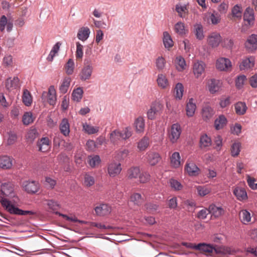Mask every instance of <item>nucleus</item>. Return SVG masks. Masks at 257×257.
Instances as JSON below:
<instances>
[{
  "label": "nucleus",
  "instance_id": "nucleus-1",
  "mask_svg": "<svg viewBox=\"0 0 257 257\" xmlns=\"http://www.w3.org/2000/svg\"><path fill=\"white\" fill-rule=\"evenodd\" d=\"M14 184L11 182H5L1 186V195L0 202L3 207L10 214L18 215H35L36 212L33 211L23 210L16 207L12 204L11 202L4 196L13 197L14 191Z\"/></svg>",
  "mask_w": 257,
  "mask_h": 257
},
{
  "label": "nucleus",
  "instance_id": "nucleus-2",
  "mask_svg": "<svg viewBox=\"0 0 257 257\" xmlns=\"http://www.w3.org/2000/svg\"><path fill=\"white\" fill-rule=\"evenodd\" d=\"M187 246L199 250L206 255H212L214 252L216 253H228L230 254H232L233 252V250L228 247H215L204 243L198 244L189 243Z\"/></svg>",
  "mask_w": 257,
  "mask_h": 257
},
{
  "label": "nucleus",
  "instance_id": "nucleus-3",
  "mask_svg": "<svg viewBox=\"0 0 257 257\" xmlns=\"http://www.w3.org/2000/svg\"><path fill=\"white\" fill-rule=\"evenodd\" d=\"M132 135L131 128L125 127L122 131L115 130L109 134V140L111 143L117 144L118 142L123 140H126Z\"/></svg>",
  "mask_w": 257,
  "mask_h": 257
},
{
  "label": "nucleus",
  "instance_id": "nucleus-4",
  "mask_svg": "<svg viewBox=\"0 0 257 257\" xmlns=\"http://www.w3.org/2000/svg\"><path fill=\"white\" fill-rule=\"evenodd\" d=\"M93 66L90 61L85 60L84 65L79 73V77L82 81H86L90 79L92 72Z\"/></svg>",
  "mask_w": 257,
  "mask_h": 257
},
{
  "label": "nucleus",
  "instance_id": "nucleus-5",
  "mask_svg": "<svg viewBox=\"0 0 257 257\" xmlns=\"http://www.w3.org/2000/svg\"><path fill=\"white\" fill-rule=\"evenodd\" d=\"M222 85L220 80L211 78L206 80V88L211 94H214L220 90Z\"/></svg>",
  "mask_w": 257,
  "mask_h": 257
},
{
  "label": "nucleus",
  "instance_id": "nucleus-6",
  "mask_svg": "<svg viewBox=\"0 0 257 257\" xmlns=\"http://www.w3.org/2000/svg\"><path fill=\"white\" fill-rule=\"evenodd\" d=\"M42 99L44 101H47L50 105H54L57 100L56 92L54 86L49 88L48 92H43Z\"/></svg>",
  "mask_w": 257,
  "mask_h": 257
},
{
  "label": "nucleus",
  "instance_id": "nucleus-7",
  "mask_svg": "<svg viewBox=\"0 0 257 257\" xmlns=\"http://www.w3.org/2000/svg\"><path fill=\"white\" fill-rule=\"evenodd\" d=\"M181 133V128L180 124L174 123L172 125L170 129L168 131V138L172 143L177 142L180 138Z\"/></svg>",
  "mask_w": 257,
  "mask_h": 257
},
{
  "label": "nucleus",
  "instance_id": "nucleus-8",
  "mask_svg": "<svg viewBox=\"0 0 257 257\" xmlns=\"http://www.w3.org/2000/svg\"><path fill=\"white\" fill-rule=\"evenodd\" d=\"M163 106L159 102L153 103L150 108L147 112V117L149 119H154L157 115L160 114L163 109Z\"/></svg>",
  "mask_w": 257,
  "mask_h": 257
},
{
  "label": "nucleus",
  "instance_id": "nucleus-9",
  "mask_svg": "<svg viewBox=\"0 0 257 257\" xmlns=\"http://www.w3.org/2000/svg\"><path fill=\"white\" fill-rule=\"evenodd\" d=\"M244 47L250 53L254 52L257 50V34H251L247 38Z\"/></svg>",
  "mask_w": 257,
  "mask_h": 257
},
{
  "label": "nucleus",
  "instance_id": "nucleus-10",
  "mask_svg": "<svg viewBox=\"0 0 257 257\" xmlns=\"http://www.w3.org/2000/svg\"><path fill=\"white\" fill-rule=\"evenodd\" d=\"M222 41V38L217 32H212L209 34L207 38V42L211 48L217 47Z\"/></svg>",
  "mask_w": 257,
  "mask_h": 257
},
{
  "label": "nucleus",
  "instance_id": "nucleus-11",
  "mask_svg": "<svg viewBox=\"0 0 257 257\" xmlns=\"http://www.w3.org/2000/svg\"><path fill=\"white\" fill-rule=\"evenodd\" d=\"M122 170L121 164L115 162H111L107 165V173L110 177H115L118 175Z\"/></svg>",
  "mask_w": 257,
  "mask_h": 257
},
{
  "label": "nucleus",
  "instance_id": "nucleus-12",
  "mask_svg": "<svg viewBox=\"0 0 257 257\" xmlns=\"http://www.w3.org/2000/svg\"><path fill=\"white\" fill-rule=\"evenodd\" d=\"M231 63L227 58L221 57L216 60V67L220 71H229L231 69Z\"/></svg>",
  "mask_w": 257,
  "mask_h": 257
},
{
  "label": "nucleus",
  "instance_id": "nucleus-13",
  "mask_svg": "<svg viewBox=\"0 0 257 257\" xmlns=\"http://www.w3.org/2000/svg\"><path fill=\"white\" fill-rule=\"evenodd\" d=\"M23 186L25 190L28 193H35L39 188V185L38 182L33 181H24L23 183Z\"/></svg>",
  "mask_w": 257,
  "mask_h": 257
},
{
  "label": "nucleus",
  "instance_id": "nucleus-14",
  "mask_svg": "<svg viewBox=\"0 0 257 257\" xmlns=\"http://www.w3.org/2000/svg\"><path fill=\"white\" fill-rule=\"evenodd\" d=\"M205 67V64L202 61H197L194 63L193 71L196 78H198L204 73Z\"/></svg>",
  "mask_w": 257,
  "mask_h": 257
},
{
  "label": "nucleus",
  "instance_id": "nucleus-15",
  "mask_svg": "<svg viewBox=\"0 0 257 257\" xmlns=\"http://www.w3.org/2000/svg\"><path fill=\"white\" fill-rule=\"evenodd\" d=\"M185 170L190 176H195L200 173V169L192 161H187L185 165Z\"/></svg>",
  "mask_w": 257,
  "mask_h": 257
},
{
  "label": "nucleus",
  "instance_id": "nucleus-16",
  "mask_svg": "<svg viewBox=\"0 0 257 257\" xmlns=\"http://www.w3.org/2000/svg\"><path fill=\"white\" fill-rule=\"evenodd\" d=\"M214 111L213 109L209 105H205L203 106L201 110V115L202 119L207 121L209 120L213 116Z\"/></svg>",
  "mask_w": 257,
  "mask_h": 257
},
{
  "label": "nucleus",
  "instance_id": "nucleus-17",
  "mask_svg": "<svg viewBox=\"0 0 257 257\" xmlns=\"http://www.w3.org/2000/svg\"><path fill=\"white\" fill-rule=\"evenodd\" d=\"M94 210L97 215L105 216L111 212V208L108 204H101L95 207Z\"/></svg>",
  "mask_w": 257,
  "mask_h": 257
},
{
  "label": "nucleus",
  "instance_id": "nucleus-18",
  "mask_svg": "<svg viewBox=\"0 0 257 257\" xmlns=\"http://www.w3.org/2000/svg\"><path fill=\"white\" fill-rule=\"evenodd\" d=\"M13 159L10 156L4 155L0 156V168L6 170L10 169L13 166Z\"/></svg>",
  "mask_w": 257,
  "mask_h": 257
},
{
  "label": "nucleus",
  "instance_id": "nucleus-19",
  "mask_svg": "<svg viewBox=\"0 0 257 257\" xmlns=\"http://www.w3.org/2000/svg\"><path fill=\"white\" fill-rule=\"evenodd\" d=\"M192 32L197 40L201 41L204 39L205 35L203 27L200 23L195 24L193 25Z\"/></svg>",
  "mask_w": 257,
  "mask_h": 257
},
{
  "label": "nucleus",
  "instance_id": "nucleus-20",
  "mask_svg": "<svg viewBox=\"0 0 257 257\" xmlns=\"http://www.w3.org/2000/svg\"><path fill=\"white\" fill-rule=\"evenodd\" d=\"M175 32L180 36H185L189 32V30L186 28L185 25L182 22H178L175 24L174 27Z\"/></svg>",
  "mask_w": 257,
  "mask_h": 257
},
{
  "label": "nucleus",
  "instance_id": "nucleus-21",
  "mask_svg": "<svg viewBox=\"0 0 257 257\" xmlns=\"http://www.w3.org/2000/svg\"><path fill=\"white\" fill-rule=\"evenodd\" d=\"M227 123L226 117L223 114L219 115L214 120V126L216 130L223 129Z\"/></svg>",
  "mask_w": 257,
  "mask_h": 257
},
{
  "label": "nucleus",
  "instance_id": "nucleus-22",
  "mask_svg": "<svg viewBox=\"0 0 257 257\" xmlns=\"http://www.w3.org/2000/svg\"><path fill=\"white\" fill-rule=\"evenodd\" d=\"M51 145V141L48 137L41 139L37 143L40 151L45 152L49 150Z\"/></svg>",
  "mask_w": 257,
  "mask_h": 257
},
{
  "label": "nucleus",
  "instance_id": "nucleus-23",
  "mask_svg": "<svg viewBox=\"0 0 257 257\" xmlns=\"http://www.w3.org/2000/svg\"><path fill=\"white\" fill-rule=\"evenodd\" d=\"M90 34V30L88 27H82L78 30L77 37L79 40L84 42L89 38Z\"/></svg>",
  "mask_w": 257,
  "mask_h": 257
},
{
  "label": "nucleus",
  "instance_id": "nucleus-24",
  "mask_svg": "<svg viewBox=\"0 0 257 257\" xmlns=\"http://www.w3.org/2000/svg\"><path fill=\"white\" fill-rule=\"evenodd\" d=\"M254 65V58L252 57H246L243 59L239 65L240 70H245L251 68Z\"/></svg>",
  "mask_w": 257,
  "mask_h": 257
},
{
  "label": "nucleus",
  "instance_id": "nucleus-25",
  "mask_svg": "<svg viewBox=\"0 0 257 257\" xmlns=\"http://www.w3.org/2000/svg\"><path fill=\"white\" fill-rule=\"evenodd\" d=\"M147 160L151 166H155L161 160V156L156 152H149L147 153Z\"/></svg>",
  "mask_w": 257,
  "mask_h": 257
},
{
  "label": "nucleus",
  "instance_id": "nucleus-26",
  "mask_svg": "<svg viewBox=\"0 0 257 257\" xmlns=\"http://www.w3.org/2000/svg\"><path fill=\"white\" fill-rule=\"evenodd\" d=\"M243 20L247 22L249 25L253 24L254 21V12L252 9L250 7L247 8L243 14Z\"/></svg>",
  "mask_w": 257,
  "mask_h": 257
},
{
  "label": "nucleus",
  "instance_id": "nucleus-27",
  "mask_svg": "<svg viewBox=\"0 0 257 257\" xmlns=\"http://www.w3.org/2000/svg\"><path fill=\"white\" fill-rule=\"evenodd\" d=\"M209 212L214 217H219L224 214V210L221 206H218L214 204H212L209 206Z\"/></svg>",
  "mask_w": 257,
  "mask_h": 257
},
{
  "label": "nucleus",
  "instance_id": "nucleus-28",
  "mask_svg": "<svg viewBox=\"0 0 257 257\" xmlns=\"http://www.w3.org/2000/svg\"><path fill=\"white\" fill-rule=\"evenodd\" d=\"M196 105L193 98H191L187 102L186 110V114L188 117H192L195 113Z\"/></svg>",
  "mask_w": 257,
  "mask_h": 257
},
{
  "label": "nucleus",
  "instance_id": "nucleus-29",
  "mask_svg": "<svg viewBox=\"0 0 257 257\" xmlns=\"http://www.w3.org/2000/svg\"><path fill=\"white\" fill-rule=\"evenodd\" d=\"M233 194L239 201H243L247 199L246 192L245 189L243 188L236 187L233 190Z\"/></svg>",
  "mask_w": 257,
  "mask_h": 257
},
{
  "label": "nucleus",
  "instance_id": "nucleus-30",
  "mask_svg": "<svg viewBox=\"0 0 257 257\" xmlns=\"http://www.w3.org/2000/svg\"><path fill=\"white\" fill-rule=\"evenodd\" d=\"M59 130L61 133L64 136L67 137L69 136L70 133V124L67 118H63L61 120L59 124Z\"/></svg>",
  "mask_w": 257,
  "mask_h": 257
},
{
  "label": "nucleus",
  "instance_id": "nucleus-31",
  "mask_svg": "<svg viewBox=\"0 0 257 257\" xmlns=\"http://www.w3.org/2000/svg\"><path fill=\"white\" fill-rule=\"evenodd\" d=\"M36 115L31 111L25 112L22 116V122L24 125H28L34 121Z\"/></svg>",
  "mask_w": 257,
  "mask_h": 257
},
{
  "label": "nucleus",
  "instance_id": "nucleus-32",
  "mask_svg": "<svg viewBox=\"0 0 257 257\" xmlns=\"http://www.w3.org/2000/svg\"><path fill=\"white\" fill-rule=\"evenodd\" d=\"M136 131L138 133H143L145 129V119L143 117L139 116L137 118L134 122Z\"/></svg>",
  "mask_w": 257,
  "mask_h": 257
},
{
  "label": "nucleus",
  "instance_id": "nucleus-33",
  "mask_svg": "<svg viewBox=\"0 0 257 257\" xmlns=\"http://www.w3.org/2000/svg\"><path fill=\"white\" fill-rule=\"evenodd\" d=\"M140 169L138 167H133L127 171L126 177L130 180H134L138 178L140 174Z\"/></svg>",
  "mask_w": 257,
  "mask_h": 257
},
{
  "label": "nucleus",
  "instance_id": "nucleus-34",
  "mask_svg": "<svg viewBox=\"0 0 257 257\" xmlns=\"http://www.w3.org/2000/svg\"><path fill=\"white\" fill-rule=\"evenodd\" d=\"M157 81L158 86L163 89H166L169 86V83L166 76L163 74H158Z\"/></svg>",
  "mask_w": 257,
  "mask_h": 257
},
{
  "label": "nucleus",
  "instance_id": "nucleus-35",
  "mask_svg": "<svg viewBox=\"0 0 257 257\" xmlns=\"http://www.w3.org/2000/svg\"><path fill=\"white\" fill-rule=\"evenodd\" d=\"M149 144V138L145 136L138 143L137 148L140 152L145 151L148 148Z\"/></svg>",
  "mask_w": 257,
  "mask_h": 257
},
{
  "label": "nucleus",
  "instance_id": "nucleus-36",
  "mask_svg": "<svg viewBox=\"0 0 257 257\" xmlns=\"http://www.w3.org/2000/svg\"><path fill=\"white\" fill-rule=\"evenodd\" d=\"M234 107L236 113L239 115H243L247 109L245 103L241 101L237 102Z\"/></svg>",
  "mask_w": 257,
  "mask_h": 257
},
{
  "label": "nucleus",
  "instance_id": "nucleus-37",
  "mask_svg": "<svg viewBox=\"0 0 257 257\" xmlns=\"http://www.w3.org/2000/svg\"><path fill=\"white\" fill-rule=\"evenodd\" d=\"M211 140L207 135H202L200 139V147L202 149H206L211 145Z\"/></svg>",
  "mask_w": 257,
  "mask_h": 257
},
{
  "label": "nucleus",
  "instance_id": "nucleus-38",
  "mask_svg": "<svg viewBox=\"0 0 257 257\" xmlns=\"http://www.w3.org/2000/svg\"><path fill=\"white\" fill-rule=\"evenodd\" d=\"M242 9L241 6L235 5L231 10V15L234 19L240 20L242 17Z\"/></svg>",
  "mask_w": 257,
  "mask_h": 257
},
{
  "label": "nucleus",
  "instance_id": "nucleus-39",
  "mask_svg": "<svg viewBox=\"0 0 257 257\" xmlns=\"http://www.w3.org/2000/svg\"><path fill=\"white\" fill-rule=\"evenodd\" d=\"M71 80V78L69 77L64 78L59 87V90L61 93L64 94L67 92L70 86Z\"/></svg>",
  "mask_w": 257,
  "mask_h": 257
},
{
  "label": "nucleus",
  "instance_id": "nucleus-40",
  "mask_svg": "<svg viewBox=\"0 0 257 257\" xmlns=\"http://www.w3.org/2000/svg\"><path fill=\"white\" fill-rule=\"evenodd\" d=\"M19 85V79L18 77H14L13 79L10 78L7 80L6 82V87L9 90L16 88Z\"/></svg>",
  "mask_w": 257,
  "mask_h": 257
},
{
  "label": "nucleus",
  "instance_id": "nucleus-41",
  "mask_svg": "<svg viewBox=\"0 0 257 257\" xmlns=\"http://www.w3.org/2000/svg\"><path fill=\"white\" fill-rule=\"evenodd\" d=\"M163 44L166 48L169 49L174 45V42L170 35L167 32L163 33Z\"/></svg>",
  "mask_w": 257,
  "mask_h": 257
},
{
  "label": "nucleus",
  "instance_id": "nucleus-42",
  "mask_svg": "<svg viewBox=\"0 0 257 257\" xmlns=\"http://www.w3.org/2000/svg\"><path fill=\"white\" fill-rule=\"evenodd\" d=\"M171 165L174 168H178L181 165L180 156L178 152H174L170 157Z\"/></svg>",
  "mask_w": 257,
  "mask_h": 257
},
{
  "label": "nucleus",
  "instance_id": "nucleus-43",
  "mask_svg": "<svg viewBox=\"0 0 257 257\" xmlns=\"http://www.w3.org/2000/svg\"><path fill=\"white\" fill-rule=\"evenodd\" d=\"M175 10L179 17L184 18L188 14V9L186 5L177 4L175 6Z\"/></svg>",
  "mask_w": 257,
  "mask_h": 257
},
{
  "label": "nucleus",
  "instance_id": "nucleus-44",
  "mask_svg": "<svg viewBox=\"0 0 257 257\" xmlns=\"http://www.w3.org/2000/svg\"><path fill=\"white\" fill-rule=\"evenodd\" d=\"M239 217L241 221L245 224L251 221L250 213L246 210H242L240 212Z\"/></svg>",
  "mask_w": 257,
  "mask_h": 257
},
{
  "label": "nucleus",
  "instance_id": "nucleus-45",
  "mask_svg": "<svg viewBox=\"0 0 257 257\" xmlns=\"http://www.w3.org/2000/svg\"><path fill=\"white\" fill-rule=\"evenodd\" d=\"M175 63L176 68L179 71H182L186 68V64L184 59L181 56H177L176 58Z\"/></svg>",
  "mask_w": 257,
  "mask_h": 257
},
{
  "label": "nucleus",
  "instance_id": "nucleus-46",
  "mask_svg": "<svg viewBox=\"0 0 257 257\" xmlns=\"http://www.w3.org/2000/svg\"><path fill=\"white\" fill-rule=\"evenodd\" d=\"M88 163L92 168H95L100 163L101 160L99 156H90L88 157Z\"/></svg>",
  "mask_w": 257,
  "mask_h": 257
},
{
  "label": "nucleus",
  "instance_id": "nucleus-47",
  "mask_svg": "<svg viewBox=\"0 0 257 257\" xmlns=\"http://www.w3.org/2000/svg\"><path fill=\"white\" fill-rule=\"evenodd\" d=\"M75 64L73 59H69L64 66V70L67 75H72L74 72Z\"/></svg>",
  "mask_w": 257,
  "mask_h": 257
},
{
  "label": "nucleus",
  "instance_id": "nucleus-48",
  "mask_svg": "<svg viewBox=\"0 0 257 257\" xmlns=\"http://www.w3.org/2000/svg\"><path fill=\"white\" fill-rule=\"evenodd\" d=\"M184 92V87L182 83H178L176 84L174 88V95L176 99L180 100L183 96Z\"/></svg>",
  "mask_w": 257,
  "mask_h": 257
},
{
  "label": "nucleus",
  "instance_id": "nucleus-49",
  "mask_svg": "<svg viewBox=\"0 0 257 257\" xmlns=\"http://www.w3.org/2000/svg\"><path fill=\"white\" fill-rule=\"evenodd\" d=\"M144 199L140 194L138 193H133L130 197V201L134 204L140 206L143 202Z\"/></svg>",
  "mask_w": 257,
  "mask_h": 257
},
{
  "label": "nucleus",
  "instance_id": "nucleus-50",
  "mask_svg": "<svg viewBox=\"0 0 257 257\" xmlns=\"http://www.w3.org/2000/svg\"><path fill=\"white\" fill-rule=\"evenodd\" d=\"M22 100L23 103L27 106L31 105L32 103V96L27 89L24 90Z\"/></svg>",
  "mask_w": 257,
  "mask_h": 257
},
{
  "label": "nucleus",
  "instance_id": "nucleus-51",
  "mask_svg": "<svg viewBox=\"0 0 257 257\" xmlns=\"http://www.w3.org/2000/svg\"><path fill=\"white\" fill-rule=\"evenodd\" d=\"M83 91L82 88L78 87L75 89L72 94L73 100L75 101L79 102L82 97Z\"/></svg>",
  "mask_w": 257,
  "mask_h": 257
},
{
  "label": "nucleus",
  "instance_id": "nucleus-52",
  "mask_svg": "<svg viewBox=\"0 0 257 257\" xmlns=\"http://www.w3.org/2000/svg\"><path fill=\"white\" fill-rule=\"evenodd\" d=\"M241 144L239 142H234L231 146L230 151L232 157L238 156L240 152Z\"/></svg>",
  "mask_w": 257,
  "mask_h": 257
},
{
  "label": "nucleus",
  "instance_id": "nucleus-53",
  "mask_svg": "<svg viewBox=\"0 0 257 257\" xmlns=\"http://www.w3.org/2000/svg\"><path fill=\"white\" fill-rule=\"evenodd\" d=\"M61 44L60 42H57L52 48V49L51 50L47 59L48 61H52L54 57H55V55L58 53L60 47L61 46Z\"/></svg>",
  "mask_w": 257,
  "mask_h": 257
},
{
  "label": "nucleus",
  "instance_id": "nucleus-54",
  "mask_svg": "<svg viewBox=\"0 0 257 257\" xmlns=\"http://www.w3.org/2000/svg\"><path fill=\"white\" fill-rule=\"evenodd\" d=\"M83 127L85 132L89 135L97 133L99 131V127L94 126L87 123L84 124Z\"/></svg>",
  "mask_w": 257,
  "mask_h": 257
},
{
  "label": "nucleus",
  "instance_id": "nucleus-55",
  "mask_svg": "<svg viewBox=\"0 0 257 257\" xmlns=\"http://www.w3.org/2000/svg\"><path fill=\"white\" fill-rule=\"evenodd\" d=\"M166 63V60L162 56L158 57L155 61L156 66L159 70H162L164 69L165 67Z\"/></svg>",
  "mask_w": 257,
  "mask_h": 257
},
{
  "label": "nucleus",
  "instance_id": "nucleus-56",
  "mask_svg": "<svg viewBox=\"0 0 257 257\" xmlns=\"http://www.w3.org/2000/svg\"><path fill=\"white\" fill-rule=\"evenodd\" d=\"M84 184L86 187H90L95 183V179L94 177L89 174H85L84 177Z\"/></svg>",
  "mask_w": 257,
  "mask_h": 257
},
{
  "label": "nucleus",
  "instance_id": "nucleus-57",
  "mask_svg": "<svg viewBox=\"0 0 257 257\" xmlns=\"http://www.w3.org/2000/svg\"><path fill=\"white\" fill-rule=\"evenodd\" d=\"M76 58L77 59L81 60L83 56V46L79 42H76Z\"/></svg>",
  "mask_w": 257,
  "mask_h": 257
},
{
  "label": "nucleus",
  "instance_id": "nucleus-58",
  "mask_svg": "<svg viewBox=\"0 0 257 257\" xmlns=\"http://www.w3.org/2000/svg\"><path fill=\"white\" fill-rule=\"evenodd\" d=\"M198 195L203 197L210 192V189L206 186H198L196 187Z\"/></svg>",
  "mask_w": 257,
  "mask_h": 257
},
{
  "label": "nucleus",
  "instance_id": "nucleus-59",
  "mask_svg": "<svg viewBox=\"0 0 257 257\" xmlns=\"http://www.w3.org/2000/svg\"><path fill=\"white\" fill-rule=\"evenodd\" d=\"M38 133L35 128L30 130L27 133L26 138L28 141L32 142L37 137Z\"/></svg>",
  "mask_w": 257,
  "mask_h": 257
},
{
  "label": "nucleus",
  "instance_id": "nucleus-60",
  "mask_svg": "<svg viewBox=\"0 0 257 257\" xmlns=\"http://www.w3.org/2000/svg\"><path fill=\"white\" fill-rule=\"evenodd\" d=\"M169 183L171 188L174 190H180L183 188L182 184L178 181L174 179H171Z\"/></svg>",
  "mask_w": 257,
  "mask_h": 257
},
{
  "label": "nucleus",
  "instance_id": "nucleus-61",
  "mask_svg": "<svg viewBox=\"0 0 257 257\" xmlns=\"http://www.w3.org/2000/svg\"><path fill=\"white\" fill-rule=\"evenodd\" d=\"M139 181L141 183H145L150 180V175L146 172H141L138 176Z\"/></svg>",
  "mask_w": 257,
  "mask_h": 257
},
{
  "label": "nucleus",
  "instance_id": "nucleus-62",
  "mask_svg": "<svg viewBox=\"0 0 257 257\" xmlns=\"http://www.w3.org/2000/svg\"><path fill=\"white\" fill-rule=\"evenodd\" d=\"M242 126L238 123H235L230 127L231 133L237 136H238L241 132Z\"/></svg>",
  "mask_w": 257,
  "mask_h": 257
},
{
  "label": "nucleus",
  "instance_id": "nucleus-63",
  "mask_svg": "<svg viewBox=\"0 0 257 257\" xmlns=\"http://www.w3.org/2000/svg\"><path fill=\"white\" fill-rule=\"evenodd\" d=\"M208 20L213 25L217 24L220 21V16L217 13L210 14L208 17Z\"/></svg>",
  "mask_w": 257,
  "mask_h": 257
},
{
  "label": "nucleus",
  "instance_id": "nucleus-64",
  "mask_svg": "<svg viewBox=\"0 0 257 257\" xmlns=\"http://www.w3.org/2000/svg\"><path fill=\"white\" fill-rule=\"evenodd\" d=\"M246 80V77L245 75H240L238 76L235 81L236 87L238 89L241 88Z\"/></svg>",
  "mask_w": 257,
  "mask_h": 257
}]
</instances>
